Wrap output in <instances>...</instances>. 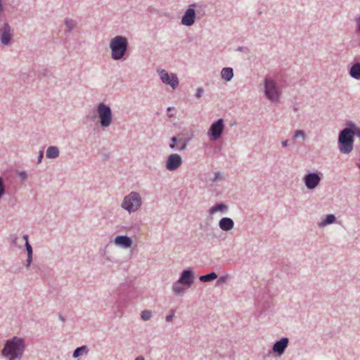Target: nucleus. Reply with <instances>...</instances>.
<instances>
[{
	"instance_id": "nucleus-1",
	"label": "nucleus",
	"mask_w": 360,
	"mask_h": 360,
	"mask_svg": "<svg viewBox=\"0 0 360 360\" xmlns=\"http://www.w3.org/2000/svg\"><path fill=\"white\" fill-rule=\"evenodd\" d=\"M127 39L122 36H116L110 42L111 56L114 60L121 59L125 54L127 49Z\"/></svg>"
},
{
	"instance_id": "nucleus-2",
	"label": "nucleus",
	"mask_w": 360,
	"mask_h": 360,
	"mask_svg": "<svg viewBox=\"0 0 360 360\" xmlns=\"http://www.w3.org/2000/svg\"><path fill=\"white\" fill-rule=\"evenodd\" d=\"M22 340L19 338H13L8 340L2 351V354L8 360H14L21 353Z\"/></svg>"
},
{
	"instance_id": "nucleus-3",
	"label": "nucleus",
	"mask_w": 360,
	"mask_h": 360,
	"mask_svg": "<svg viewBox=\"0 0 360 360\" xmlns=\"http://www.w3.org/2000/svg\"><path fill=\"white\" fill-rule=\"evenodd\" d=\"M339 149L345 154H349L353 150L352 130L349 128L343 129L339 136Z\"/></svg>"
},
{
	"instance_id": "nucleus-4",
	"label": "nucleus",
	"mask_w": 360,
	"mask_h": 360,
	"mask_svg": "<svg viewBox=\"0 0 360 360\" xmlns=\"http://www.w3.org/2000/svg\"><path fill=\"white\" fill-rule=\"evenodd\" d=\"M141 205L140 195L136 192H131L126 196L122 202V207L129 212H135Z\"/></svg>"
},
{
	"instance_id": "nucleus-5",
	"label": "nucleus",
	"mask_w": 360,
	"mask_h": 360,
	"mask_svg": "<svg viewBox=\"0 0 360 360\" xmlns=\"http://www.w3.org/2000/svg\"><path fill=\"white\" fill-rule=\"evenodd\" d=\"M265 94L266 97L271 101H278L280 96L276 82L271 77H266L264 82Z\"/></svg>"
},
{
	"instance_id": "nucleus-6",
	"label": "nucleus",
	"mask_w": 360,
	"mask_h": 360,
	"mask_svg": "<svg viewBox=\"0 0 360 360\" xmlns=\"http://www.w3.org/2000/svg\"><path fill=\"white\" fill-rule=\"evenodd\" d=\"M98 115L101 120L102 127H108L112 122V112L109 106L104 103H100L98 105Z\"/></svg>"
},
{
	"instance_id": "nucleus-7",
	"label": "nucleus",
	"mask_w": 360,
	"mask_h": 360,
	"mask_svg": "<svg viewBox=\"0 0 360 360\" xmlns=\"http://www.w3.org/2000/svg\"><path fill=\"white\" fill-rule=\"evenodd\" d=\"M162 82L172 87L173 89H176L179 85V79L175 74H169L165 70H158Z\"/></svg>"
},
{
	"instance_id": "nucleus-8",
	"label": "nucleus",
	"mask_w": 360,
	"mask_h": 360,
	"mask_svg": "<svg viewBox=\"0 0 360 360\" xmlns=\"http://www.w3.org/2000/svg\"><path fill=\"white\" fill-rule=\"evenodd\" d=\"M224 124L222 119L218 120L214 122L207 132L208 136L211 140L216 141L219 139L224 130Z\"/></svg>"
},
{
	"instance_id": "nucleus-9",
	"label": "nucleus",
	"mask_w": 360,
	"mask_h": 360,
	"mask_svg": "<svg viewBox=\"0 0 360 360\" xmlns=\"http://www.w3.org/2000/svg\"><path fill=\"white\" fill-rule=\"evenodd\" d=\"M182 164L181 157L176 154H171L166 161V168L169 171H174L181 167Z\"/></svg>"
},
{
	"instance_id": "nucleus-10",
	"label": "nucleus",
	"mask_w": 360,
	"mask_h": 360,
	"mask_svg": "<svg viewBox=\"0 0 360 360\" xmlns=\"http://www.w3.org/2000/svg\"><path fill=\"white\" fill-rule=\"evenodd\" d=\"M305 186L308 189H314L320 183L321 176L318 173H309L304 177Z\"/></svg>"
},
{
	"instance_id": "nucleus-11",
	"label": "nucleus",
	"mask_w": 360,
	"mask_h": 360,
	"mask_svg": "<svg viewBox=\"0 0 360 360\" xmlns=\"http://www.w3.org/2000/svg\"><path fill=\"white\" fill-rule=\"evenodd\" d=\"M0 39L2 44L7 45L12 39L11 27L8 25L4 24L0 29Z\"/></svg>"
},
{
	"instance_id": "nucleus-12",
	"label": "nucleus",
	"mask_w": 360,
	"mask_h": 360,
	"mask_svg": "<svg viewBox=\"0 0 360 360\" xmlns=\"http://www.w3.org/2000/svg\"><path fill=\"white\" fill-rule=\"evenodd\" d=\"M195 12L192 8L186 10L185 14L182 17L181 23L186 26L192 25L195 22Z\"/></svg>"
},
{
	"instance_id": "nucleus-13",
	"label": "nucleus",
	"mask_w": 360,
	"mask_h": 360,
	"mask_svg": "<svg viewBox=\"0 0 360 360\" xmlns=\"http://www.w3.org/2000/svg\"><path fill=\"white\" fill-rule=\"evenodd\" d=\"M288 345V339L283 338L281 340L276 342L273 346L272 350L277 353L279 356L282 355Z\"/></svg>"
},
{
	"instance_id": "nucleus-14",
	"label": "nucleus",
	"mask_w": 360,
	"mask_h": 360,
	"mask_svg": "<svg viewBox=\"0 0 360 360\" xmlns=\"http://www.w3.org/2000/svg\"><path fill=\"white\" fill-rule=\"evenodd\" d=\"M179 282L186 285L187 287L191 286L193 283V275L192 271L188 269L184 270L179 279Z\"/></svg>"
},
{
	"instance_id": "nucleus-15",
	"label": "nucleus",
	"mask_w": 360,
	"mask_h": 360,
	"mask_svg": "<svg viewBox=\"0 0 360 360\" xmlns=\"http://www.w3.org/2000/svg\"><path fill=\"white\" fill-rule=\"evenodd\" d=\"M115 243L117 245L121 246L122 248H128L131 247L132 240L127 236H120L115 238Z\"/></svg>"
},
{
	"instance_id": "nucleus-16",
	"label": "nucleus",
	"mask_w": 360,
	"mask_h": 360,
	"mask_svg": "<svg viewBox=\"0 0 360 360\" xmlns=\"http://www.w3.org/2000/svg\"><path fill=\"white\" fill-rule=\"evenodd\" d=\"M219 225L221 229L228 231L233 229L234 223L231 219L224 217L219 221Z\"/></svg>"
},
{
	"instance_id": "nucleus-17",
	"label": "nucleus",
	"mask_w": 360,
	"mask_h": 360,
	"mask_svg": "<svg viewBox=\"0 0 360 360\" xmlns=\"http://www.w3.org/2000/svg\"><path fill=\"white\" fill-rule=\"evenodd\" d=\"M351 77L356 79H360V63H355L350 69Z\"/></svg>"
},
{
	"instance_id": "nucleus-18",
	"label": "nucleus",
	"mask_w": 360,
	"mask_h": 360,
	"mask_svg": "<svg viewBox=\"0 0 360 360\" xmlns=\"http://www.w3.org/2000/svg\"><path fill=\"white\" fill-rule=\"evenodd\" d=\"M221 77L226 81H230L233 76V69L231 68H223L221 72Z\"/></svg>"
},
{
	"instance_id": "nucleus-19",
	"label": "nucleus",
	"mask_w": 360,
	"mask_h": 360,
	"mask_svg": "<svg viewBox=\"0 0 360 360\" xmlns=\"http://www.w3.org/2000/svg\"><path fill=\"white\" fill-rule=\"evenodd\" d=\"M59 155V150L58 148L55 146H50L46 150V156L49 158H55Z\"/></svg>"
},
{
	"instance_id": "nucleus-20",
	"label": "nucleus",
	"mask_w": 360,
	"mask_h": 360,
	"mask_svg": "<svg viewBox=\"0 0 360 360\" xmlns=\"http://www.w3.org/2000/svg\"><path fill=\"white\" fill-rule=\"evenodd\" d=\"M24 239L25 240V246H26V250L27 251V265L29 266L32 262V246L29 244L27 237L25 236H24Z\"/></svg>"
},
{
	"instance_id": "nucleus-21",
	"label": "nucleus",
	"mask_w": 360,
	"mask_h": 360,
	"mask_svg": "<svg viewBox=\"0 0 360 360\" xmlns=\"http://www.w3.org/2000/svg\"><path fill=\"white\" fill-rule=\"evenodd\" d=\"M217 278V275L214 272H212L209 274L200 276V280L202 282H209L213 281Z\"/></svg>"
},
{
	"instance_id": "nucleus-22",
	"label": "nucleus",
	"mask_w": 360,
	"mask_h": 360,
	"mask_svg": "<svg viewBox=\"0 0 360 360\" xmlns=\"http://www.w3.org/2000/svg\"><path fill=\"white\" fill-rule=\"evenodd\" d=\"M226 209H227V207L225 205H224V204H217V205H214V207H212L210 210V213L211 214H215L217 212L224 211V210H226Z\"/></svg>"
},
{
	"instance_id": "nucleus-23",
	"label": "nucleus",
	"mask_w": 360,
	"mask_h": 360,
	"mask_svg": "<svg viewBox=\"0 0 360 360\" xmlns=\"http://www.w3.org/2000/svg\"><path fill=\"white\" fill-rule=\"evenodd\" d=\"M87 352H88V349L86 346H82V347H78L75 350V352L73 353V357L77 358L78 356H79L80 355H82L83 354H86Z\"/></svg>"
},
{
	"instance_id": "nucleus-24",
	"label": "nucleus",
	"mask_w": 360,
	"mask_h": 360,
	"mask_svg": "<svg viewBox=\"0 0 360 360\" xmlns=\"http://www.w3.org/2000/svg\"><path fill=\"white\" fill-rule=\"evenodd\" d=\"M182 284L181 283H179V281L175 283L172 287L173 291L176 294H180L184 290V288L180 286V285Z\"/></svg>"
},
{
	"instance_id": "nucleus-25",
	"label": "nucleus",
	"mask_w": 360,
	"mask_h": 360,
	"mask_svg": "<svg viewBox=\"0 0 360 360\" xmlns=\"http://www.w3.org/2000/svg\"><path fill=\"white\" fill-rule=\"evenodd\" d=\"M335 219V217L333 214H328L327 215L326 219L321 222V226H325L329 224L333 223Z\"/></svg>"
},
{
	"instance_id": "nucleus-26",
	"label": "nucleus",
	"mask_w": 360,
	"mask_h": 360,
	"mask_svg": "<svg viewBox=\"0 0 360 360\" xmlns=\"http://www.w3.org/2000/svg\"><path fill=\"white\" fill-rule=\"evenodd\" d=\"M151 317V311L149 310L143 311L141 313V319L144 321H148Z\"/></svg>"
},
{
	"instance_id": "nucleus-27",
	"label": "nucleus",
	"mask_w": 360,
	"mask_h": 360,
	"mask_svg": "<svg viewBox=\"0 0 360 360\" xmlns=\"http://www.w3.org/2000/svg\"><path fill=\"white\" fill-rule=\"evenodd\" d=\"M65 25H66V27H68V30L70 31L75 26V22L72 19H66Z\"/></svg>"
},
{
	"instance_id": "nucleus-28",
	"label": "nucleus",
	"mask_w": 360,
	"mask_h": 360,
	"mask_svg": "<svg viewBox=\"0 0 360 360\" xmlns=\"http://www.w3.org/2000/svg\"><path fill=\"white\" fill-rule=\"evenodd\" d=\"M294 139H297L298 137H301L302 139L305 138L304 132L302 130L297 131L294 134Z\"/></svg>"
},
{
	"instance_id": "nucleus-29",
	"label": "nucleus",
	"mask_w": 360,
	"mask_h": 360,
	"mask_svg": "<svg viewBox=\"0 0 360 360\" xmlns=\"http://www.w3.org/2000/svg\"><path fill=\"white\" fill-rule=\"evenodd\" d=\"M352 129H351L352 130V134L353 135H356L358 137L360 138V128H358L356 127H355L354 125H352Z\"/></svg>"
},
{
	"instance_id": "nucleus-30",
	"label": "nucleus",
	"mask_w": 360,
	"mask_h": 360,
	"mask_svg": "<svg viewBox=\"0 0 360 360\" xmlns=\"http://www.w3.org/2000/svg\"><path fill=\"white\" fill-rule=\"evenodd\" d=\"M16 240H17L16 237H14L13 236H11L10 237L11 245L12 246H18V247H20V245H18Z\"/></svg>"
},
{
	"instance_id": "nucleus-31",
	"label": "nucleus",
	"mask_w": 360,
	"mask_h": 360,
	"mask_svg": "<svg viewBox=\"0 0 360 360\" xmlns=\"http://www.w3.org/2000/svg\"><path fill=\"white\" fill-rule=\"evenodd\" d=\"M176 146L179 147L180 150H184L186 148V143L183 141H179Z\"/></svg>"
},
{
	"instance_id": "nucleus-32",
	"label": "nucleus",
	"mask_w": 360,
	"mask_h": 360,
	"mask_svg": "<svg viewBox=\"0 0 360 360\" xmlns=\"http://www.w3.org/2000/svg\"><path fill=\"white\" fill-rule=\"evenodd\" d=\"M202 94H203V89L202 88H198L197 89V92L195 94L196 98H200L202 96Z\"/></svg>"
},
{
	"instance_id": "nucleus-33",
	"label": "nucleus",
	"mask_w": 360,
	"mask_h": 360,
	"mask_svg": "<svg viewBox=\"0 0 360 360\" xmlns=\"http://www.w3.org/2000/svg\"><path fill=\"white\" fill-rule=\"evenodd\" d=\"M176 141H177V139H176V137H173V138L172 139V141L173 143H171V144L169 145V147H170L171 148H172V149H173V148H174L176 147L175 143L176 142Z\"/></svg>"
},
{
	"instance_id": "nucleus-34",
	"label": "nucleus",
	"mask_w": 360,
	"mask_h": 360,
	"mask_svg": "<svg viewBox=\"0 0 360 360\" xmlns=\"http://www.w3.org/2000/svg\"><path fill=\"white\" fill-rule=\"evenodd\" d=\"M173 316H174L173 314L167 316H166V321L167 322L171 321L172 320V319H173Z\"/></svg>"
},
{
	"instance_id": "nucleus-35",
	"label": "nucleus",
	"mask_w": 360,
	"mask_h": 360,
	"mask_svg": "<svg viewBox=\"0 0 360 360\" xmlns=\"http://www.w3.org/2000/svg\"><path fill=\"white\" fill-rule=\"evenodd\" d=\"M288 141L287 140L283 141L282 142V146H283V147H286V146H288Z\"/></svg>"
},
{
	"instance_id": "nucleus-36",
	"label": "nucleus",
	"mask_w": 360,
	"mask_h": 360,
	"mask_svg": "<svg viewBox=\"0 0 360 360\" xmlns=\"http://www.w3.org/2000/svg\"><path fill=\"white\" fill-rule=\"evenodd\" d=\"M356 22L359 26V30L360 31V18H357Z\"/></svg>"
},
{
	"instance_id": "nucleus-37",
	"label": "nucleus",
	"mask_w": 360,
	"mask_h": 360,
	"mask_svg": "<svg viewBox=\"0 0 360 360\" xmlns=\"http://www.w3.org/2000/svg\"><path fill=\"white\" fill-rule=\"evenodd\" d=\"M135 360H144V359L142 356H139Z\"/></svg>"
},
{
	"instance_id": "nucleus-38",
	"label": "nucleus",
	"mask_w": 360,
	"mask_h": 360,
	"mask_svg": "<svg viewBox=\"0 0 360 360\" xmlns=\"http://www.w3.org/2000/svg\"><path fill=\"white\" fill-rule=\"evenodd\" d=\"M219 174H216V176L214 178V180H216L219 177Z\"/></svg>"
},
{
	"instance_id": "nucleus-39",
	"label": "nucleus",
	"mask_w": 360,
	"mask_h": 360,
	"mask_svg": "<svg viewBox=\"0 0 360 360\" xmlns=\"http://www.w3.org/2000/svg\"><path fill=\"white\" fill-rule=\"evenodd\" d=\"M172 108L169 107V108H167V110H168V111H169V110H172Z\"/></svg>"
}]
</instances>
